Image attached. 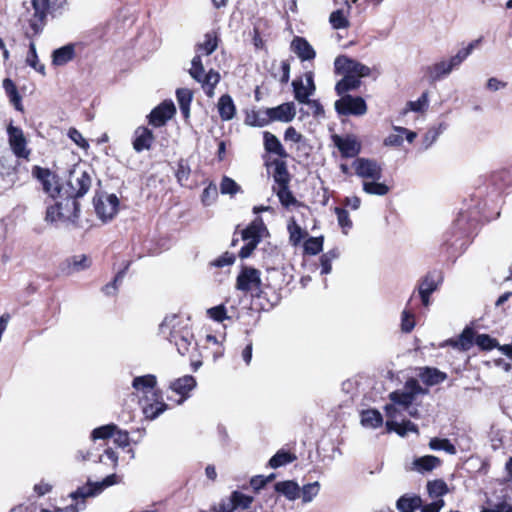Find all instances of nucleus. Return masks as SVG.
Masks as SVG:
<instances>
[{"instance_id": "obj_1", "label": "nucleus", "mask_w": 512, "mask_h": 512, "mask_svg": "<svg viewBox=\"0 0 512 512\" xmlns=\"http://www.w3.org/2000/svg\"><path fill=\"white\" fill-rule=\"evenodd\" d=\"M189 322L188 317L171 314L167 315L159 325V334L173 344L182 356L197 348Z\"/></svg>"}, {"instance_id": "obj_2", "label": "nucleus", "mask_w": 512, "mask_h": 512, "mask_svg": "<svg viewBox=\"0 0 512 512\" xmlns=\"http://www.w3.org/2000/svg\"><path fill=\"white\" fill-rule=\"evenodd\" d=\"M67 0H31L33 14L25 19L32 31V35L40 34L46 24L48 15L56 17L61 15Z\"/></svg>"}, {"instance_id": "obj_3", "label": "nucleus", "mask_w": 512, "mask_h": 512, "mask_svg": "<svg viewBox=\"0 0 512 512\" xmlns=\"http://www.w3.org/2000/svg\"><path fill=\"white\" fill-rule=\"evenodd\" d=\"M117 483V475L111 474L105 477L101 482L88 481L87 484L79 487L77 490L70 494L74 503L62 509H57L56 512H79L85 508V499L100 494L105 488L110 487Z\"/></svg>"}, {"instance_id": "obj_4", "label": "nucleus", "mask_w": 512, "mask_h": 512, "mask_svg": "<svg viewBox=\"0 0 512 512\" xmlns=\"http://www.w3.org/2000/svg\"><path fill=\"white\" fill-rule=\"evenodd\" d=\"M91 183L92 179L87 171L74 168L69 172L66 184L63 185V196L81 198L89 191Z\"/></svg>"}, {"instance_id": "obj_5", "label": "nucleus", "mask_w": 512, "mask_h": 512, "mask_svg": "<svg viewBox=\"0 0 512 512\" xmlns=\"http://www.w3.org/2000/svg\"><path fill=\"white\" fill-rule=\"evenodd\" d=\"M196 385V379L191 375H185L171 381L169 384V391L177 397L167 394V400L172 401L176 405L183 404L190 397V392L196 387Z\"/></svg>"}, {"instance_id": "obj_6", "label": "nucleus", "mask_w": 512, "mask_h": 512, "mask_svg": "<svg viewBox=\"0 0 512 512\" xmlns=\"http://www.w3.org/2000/svg\"><path fill=\"white\" fill-rule=\"evenodd\" d=\"M32 175L42 184L43 190L51 198L63 197V185L58 182V177L47 168L34 166Z\"/></svg>"}, {"instance_id": "obj_7", "label": "nucleus", "mask_w": 512, "mask_h": 512, "mask_svg": "<svg viewBox=\"0 0 512 512\" xmlns=\"http://www.w3.org/2000/svg\"><path fill=\"white\" fill-rule=\"evenodd\" d=\"M421 393H424L423 388L416 379L411 378L405 383L403 390L390 393L389 398L392 402L398 404L402 410H406L411 406L416 395Z\"/></svg>"}, {"instance_id": "obj_8", "label": "nucleus", "mask_w": 512, "mask_h": 512, "mask_svg": "<svg viewBox=\"0 0 512 512\" xmlns=\"http://www.w3.org/2000/svg\"><path fill=\"white\" fill-rule=\"evenodd\" d=\"M335 110L340 115L362 116L367 112V104L360 96L343 95L335 102Z\"/></svg>"}, {"instance_id": "obj_9", "label": "nucleus", "mask_w": 512, "mask_h": 512, "mask_svg": "<svg viewBox=\"0 0 512 512\" xmlns=\"http://www.w3.org/2000/svg\"><path fill=\"white\" fill-rule=\"evenodd\" d=\"M334 67L336 73L351 74L355 77H358L359 79L363 77H368L371 74L370 67L345 55L338 56L335 59Z\"/></svg>"}, {"instance_id": "obj_10", "label": "nucleus", "mask_w": 512, "mask_h": 512, "mask_svg": "<svg viewBox=\"0 0 512 512\" xmlns=\"http://www.w3.org/2000/svg\"><path fill=\"white\" fill-rule=\"evenodd\" d=\"M352 167L355 170V174L364 179V181H368V179L380 180L382 178V167L374 159L357 158L352 163Z\"/></svg>"}, {"instance_id": "obj_11", "label": "nucleus", "mask_w": 512, "mask_h": 512, "mask_svg": "<svg viewBox=\"0 0 512 512\" xmlns=\"http://www.w3.org/2000/svg\"><path fill=\"white\" fill-rule=\"evenodd\" d=\"M261 279L259 270L245 267L237 277L236 288L243 292L258 294L260 292Z\"/></svg>"}, {"instance_id": "obj_12", "label": "nucleus", "mask_w": 512, "mask_h": 512, "mask_svg": "<svg viewBox=\"0 0 512 512\" xmlns=\"http://www.w3.org/2000/svg\"><path fill=\"white\" fill-rule=\"evenodd\" d=\"M7 133L9 137V145L13 154L17 158L28 159L30 150L27 149V141L24 137L22 129L10 125L7 129Z\"/></svg>"}, {"instance_id": "obj_13", "label": "nucleus", "mask_w": 512, "mask_h": 512, "mask_svg": "<svg viewBox=\"0 0 512 512\" xmlns=\"http://www.w3.org/2000/svg\"><path fill=\"white\" fill-rule=\"evenodd\" d=\"M95 211L103 221L111 220L117 213L119 200L116 195L110 194L94 201Z\"/></svg>"}, {"instance_id": "obj_14", "label": "nucleus", "mask_w": 512, "mask_h": 512, "mask_svg": "<svg viewBox=\"0 0 512 512\" xmlns=\"http://www.w3.org/2000/svg\"><path fill=\"white\" fill-rule=\"evenodd\" d=\"M332 140L344 158H353L361 151V144L353 135L346 137L334 135L332 136Z\"/></svg>"}, {"instance_id": "obj_15", "label": "nucleus", "mask_w": 512, "mask_h": 512, "mask_svg": "<svg viewBox=\"0 0 512 512\" xmlns=\"http://www.w3.org/2000/svg\"><path fill=\"white\" fill-rule=\"evenodd\" d=\"M176 113L175 105L172 101H164L154 108L148 116L149 124L155 127L163 126Z\"/></svg>"}, {"instance_id": "obj_16", "label": "nucleus", "mask_w": 512, "mask_h": 512, "mask_svg": "<svg viewBox=\"0 0 512 512\" xmlns=\"http://www.w3.org/2000/svg\"><path fill=\"white\" fill-rule=\"evenodd\" d=\"M58 208L62 222H75L79 217L80 205L77 199L70 196L59 197Z\"/></svg>"}, {"instance_id": "obj_17", "label": "nucleus", "mask_w": 512, "mask_h": 512, "mask_svg": "<svg viewBox=\"0 0 512 512\" xmlns=\"http://www.w3.org/2000/svg\"><path fill=\"white\" fill-rule=\"evenodd\" d=\"M154 142V135L152 130L147 127L140 126L134 131L133 136V149L140 153L144 150H149Z\"/></svg>"}, {"instance_id": "obj_18", "label": "nucleus", "mask_w": 512, "mask_h": 512, "mask_svg": "<svg viewBox=\"0 0 512 512\" xmlns=\"http://www.w3.org/2000/svg\"><path fill=\"white\" fill-rule=\"evenodd\" d=\"M453 69L454 68L449 60H442L434 63L433 65L427 66L425 68V75L428 80L433 83L448 76Z\"/></svg>"}, {"instance_id": "obj_19", "label": "nucleus", "mask_w": 512, "mask_h": 512, "mask_svg": "<svg viewBox=\"0 0 512 512\" xmlns=\"http://www.w3.org/2000/svg\"><path fill=\"white\" fill-rule=\"evenodd\" d=\"M272 121L290 122L296 115V108L293 102H286L277 107L269 108Z\"/></svg>"}, {"instance_id": "obj_20", "label": "nucleus", "mask_w": 512, "mask_h": 512, "mask_svg": "<svg viewBox=\"0 0 512 512\" xmlns=\"http://www.w3.org/2000/svg\"><path fill=\"white\" fill-rule=\"evenodd\" d=\"M291 48L302 61L312 60L316 56L313 47L302 37H295L292 40Z\"/></svg>"}, {"instance_id": "obj_21", "label": "nucleus", "mask_w": 512, "mask_h": 512, "mask_svg": "<svg viewBox=\"0 0 512 512\" xmlns=\"http://www.w3.org/2000/svg\"><path fill=\"white\" fill-rule=\"evenodd\" d=\"M267 165L274 167L273 179L277 184L276 187L289 185L290 174L288 172L287 164L285 161L274 159Z\"/></svg>"}, {"instance_id": "obj_22", "label": "nucleus", "mask_w": 512, "mask_h": 512, "mask_svg": "<svg viewBox=\"0 0 512 512\" xmlns=\"http://www.w3.org/2000/svg\"><path fill=\"white\" fill-rule=\"evenodd\" d=\"M265 225L261 218H256L241 232L243 241L255 240L256 243L261 241L262 232L265 231Z\"/></svg>"}, {"instance_id": "obj_23", "label": "nucleus", "mask_w": 512, "mask_h": 512, "mask_svg": "<svg viewBox=\"0 0 512 512\" xmlns=\"http://www.w3.org/2000/svg\"><path fill=\"white\" fill-rule=\"evenodd\" d=\"M75 57V45L67 44L58 49H55L52 53V64L54 66H64L68 62L72 61Z\"/></svg>"}, {"instance_id": "obj_24", "label": "nucleus", "mask_w": 512, "mask_h": 512, "mask_svg": "<svg viewBox=\"0 0 512 512\" xmlns=\"http://www.w3.org/2000/svg\"><path fill=\"white\" fill-rule=\"evenodd\" d=\"M351 11V5L346 2V9H337L333 11L329 16V23L333 29H345L350 26L348 15Z\"/></svg>"}, {"instance_id": "obj_25", "label": "nucleus", "mask_w": 512, "mask_h": 512, "mask_svg": "<svg viewBox=\"0 0 512 512\" xmlns=\"http://www.w3.org/2000/svg\"><path fill=\"white\" fill-rule=\"evenodd\" d=\"M343 78L336 83L335 91L341 97L348 95L347 92L358 89L361 86V80L347 73H339Z\"/></svg>"}, {"instance_id": "obj_26", "label": "nucleus", "mask_w": 512, "mask_h": 512, "mask_svg": "<svg viewBox=\"0 0 512 512\" xmlns=\"http://www.w3.org/2000/svg\"><path fill=\"white\" fill-rule=\"evenodd\" d=\"M423 383L428 386H434L442 383L447 378V374L437 368L424 367L418 374Z\"/></svg>"}, {"instance_id": "obj_27", "label": "nucleus", "mask_w": 512, "mask_h": 512, "mask_svg": "<svg viewBox=\"0 0 512 512\" xmlns=\"http://www.w3.org/2000/svg\"><path fill=\"white\" fill-rule=\"evenodd\" d=\"M263 137L264 148L268 153L275 154L280 158H287L289 156L280 140L274 134L265 131Z\"/></svg>"}, {"instance_id": "obj_28", "label": "nucleus", "mask_w": 512, "mask_h": 512, "mask_svg": "<svg viewBox=\"0 0 512 512\" xmlns=\"http://www.w3.org/2000/svg\"><path fill=\"white\" fill-rule=\"evenodd\" d=\"M412 469L419 473L430 472L441 465V460L433 455H425L414 459Z\"/></svg>"}, {"instance_id": "obj_29", "label": "nucleus", "mask_w": 512, "mask_h": 512, "mask_svg": "<svg viewBox=\"0 0 512 512\" xmlns=\"http://www.w3.org/2000/svg\"><path fill=\"white\" fill-rule=\"evenodd\" d=\"M276 492L284 495L288 500L294 501L300 498V486L292 480L277 482L274 485Z\"/></svg>"}, {"instance_id": "obj_30", "label": "nucleus", "mask_w": 512, "mask_h": 512, "mask_svg": "<svg viewBox=\"0 0 512 512\" xmlns=\"http://www.w3.org/2000/svg\"><path fill=\"white\" fill-rule=\"evenodd\" d=\"M386 428L389 432H396L401 437L406 436L409 432L418 433L417 425L410 420H402L401 422L387 420Z\"/></svg>"}, {"instance_id": "obj_31", "label": "nucleus", "mask_w": 512, "mask_h": 512, "mask_svg": "<svg viewBox=\"0 0 512 512\" xmlns=\"http://www.w3.org/2000/svg\"><path fill=\"white\" fill-rule=\"evenodd\" d=\"M218 112L223 121H229L236 114V107L230 95L225 94L219 98Z\"/></svg>"}, {"instance_id": "obj_32", "label": "nucleus", "mask_w": 512, "mask_h": 512, "mask_svg": "<svg viewBox=\"0 0 512 512\" xmlns=\"http://www.w3.org/2000/svg\"><path fill=\"white\" fill-rule=\"evenodd\" d=\"M153 396L155 397L154 401L145 403L142 407L145 417L150 420L156 419L168 408V405L163 400H159V396L156 393H153Z\"/></svg>"}, {"instance_id": "obj_33", "label": "nucleus", "mask_w": 512, "mask_h": 512, "mask_svg": "<svg viewBox=\"0 0 512 512\" xmlns=\"http://www.w3.org/2000/svg\"><path fill=\"white\" fill-rule=\"evenodd\" d=\"M474 332L471 328L466 327L457 339H450L447 343L459 350L467 351L473 346Z\"/></svg>"}, {"instance_id": "obj_34", "label": "nucleus", "mask_w": 512, "mask_h": 512, "mask_svg": "<svg viewBox=\"0 0 512 512\" xmlns=\"http://www.w3.org/2000/svg\"><path fill=\"white\" fill-rule=\"evenodd\" d=\"M176 98L179 109L185 119L190 116V105L193 99V93L188 88H178L176 90Z\"/></svg>"}, {"instance_id": "obj_35", "label": "nucleus", "mask_w": 512, "mask_h": 512, "mask_svg": "<svg viewBox=\"0 0 512 512\" xmlns=\"http://www.w3.org/2000/svg\"><path fill=\"white\" fill-rule=\"evenodd\" d=\"M3 89L9 98L10 103L15 107V109L18 111H23L22 98L15 83L10 78L3 80Z\"/></svg>"}, {"instance_id": "obj_36", "label": "nucleus", "mask_w": 512, "mask_h": 512, "mask_svg": "<svg viewBox=\"0 0 512 512\" xmlns=\"http://www.w3.org/2000/svg\"><path fill=\"white\" fill-rule=\"evenodd\" d=\"M18 165L17 160H13L10 155L6 156L3 155L0 157V177L2 178H9V183H14L13 176L16 173V167Z\"/></svg>"}, {"instance_id": "obj_37", "label": "nucleus", "mask_w": 512, "mask_h": 512, "mask_svg": "<svg viewBox=\"0 0 512 512\" xmlns=\"http://www.w3.org/2000/svg\"><path fill=\"white\" fill-rule=\"evenodd\" d=\"M156 383V376L147 374L144 376L135 377L132 381V387L138 391H142L143 393H149L153 391Z\"/></svg>"}, {"instance_id": "obj_38", "label": "nucleus", "mask_w": 512, "mask_h": 512, "mask_svg": "<svg viewBox=\"0 0 512 512\" xmlns=\"http://www.w3.org/2000/svg\"><path fill=\"white\" fill-rule=\"evenodd\" d=\"M439 279L436 272H429L418 283V292L432 294L437 290Z\"/></svg>"}, {"instance_id": "obj_39", "label": "nucleus", "mask_w": 512, "mask_h": 512, "mask_svg": "<svg viewBox=\"0 0 512 512\" xmlns=\"http://www.w3.org/2000/svg\"><path fill=\"white\" fill-rule=\"evenodd\" d=\"M361 423L364 427L377 428L383 423L382 415L375 409L365 410L361 414Z\"/></svg>"}, {"instance_id": "obj_40", "label": "nucleus", "mask_w": 512, "mask_h": 512, "mask_svg": "<svg viewBox=\"0 0 512 512\" xmlns=\"http://www.w3.org/2000/svg\"><path fill=\"white\" fill-rule=\"evenodd\" d=\"M422 500L418 496H402L397 500L396 507L401 512H413L421 508Z\"/></svg>"}, {"instance_id": "obj_41", "label": "nucleus", "mask_w": 512, "mask_h": 512, "mask_svg": "<svg viewBox=\"0 0 512 512\" xmlns=\"http://www.w3.org/2000/svg\"><path fill=\"white\" fill-rule=\"evenodd\" d=\"M248 123L255 127H265L269 123L273 122L269 113V108L259 109L253 112L251 116H248Z\"/></svg>"}, {"instance_id": "obj_42", "label": "nucleus", "mask_w": 512, "mask_h": 512, "mask_svg": "<svg viewBox=\"0 0 512 512\" xmlns=\"http://www.w3.org/2000/svg\"><path fill=\"white\" fill-rule=\"evenodd\" d=\"M363 191L369 195L384 196L389 193L390 188L379 180L363 181Z\"/></svg>"}, {"instance_id": "obj_43", "label": "nucleus", "mask_w": 512, "mask_h": 512, "mask_svg": "<svg viewBox=\"0 0 512 512\" xmlns=\"http://www.w3.org/2000/svg\"><path fill=\"white\" fill-rule=\"evenodd\" d=\"M273 191L276 193V195L279 198L280 203L284 207L289 208L290 206H293L297 203L296 198L294 197L293 193L289 189V185L280 186V187L273 186Z\"/></svg>"}, {"instance_id": "obj_44", "label": "nucleus", "mask_w": 512, "mask_h": 512, "mask_svg": "<svg viewBox=\"0 0 512 512\" xmlns=\"http://www.w3.org/2000/svg\"><path fill=\"white\" fill-rule=\"evenodd\" d=\"M220 81V75L218 72L213 69L209 70V72L205 73L201 80L202 88L205 90L208 96L213 95L214 88Z\"/></svg>"}, {"instance_id": "obj_45", "label": "nucleus", "mask_w": 512, "mask_h": 512, "mask_svg": "<svg viewBox=\"0 0 512 512\" xmlns=\"http://www.w3.org/2000/svg\"><path fill=\"white\" fill-rule=\"evenodd\" d=\"M429 448L435 451L443 450L450 455L457 453L456 447L446 438H432L429 442Z\"/></svg>"}, {"instance_id": "obj_46", "label": "nucleus", "mask_w": 512, "mask_h": 512, "mask_svg": "<svg viewBox=\"0 0 512 512\" xmlns=\"http://www.w3.org/2000/svg\"><path fill=\"white\" fill-rule=\"evenodd\" d=\"M320 484L318 481L308 483L300 488V498L303 504H307L313 501V499L319 494Z\"/></svg>"}, {"instance_id": "obj_47", "label": "nucleus", "mask_w": 512, "mask_h": 512, "mask_svg": "<svg viewBox=\"0 0 512 512\" xmlns=\"http://www.w3.org/2000/svg\"><path fill=\"white\" fill-rule=\"evenodd\" d=\"M220 192L223 195L235 196L237 193L242 192L241 186L237 184L232 178L223 176L220 182Z\"/></svg>"}, {"instance_id": "obj_48", "label": "nucleus", "mask_w": 512, "mask_h": 512, "mask_svg": "<svg viewBox=\"0 0 512 512\" xmlns=\"http://www.w3.org/2000/svg\"><path fill=\"white\" fill-rule=\"evenodd\" d=\"M296 459V457L289 452H286L284 450H279L270 460H269V466L271 468H278L283 465L289 464L293 462Z\"/></svg>"}, {"instance_id": "obj_49", "label": "nucleus", "mask_w": 512, "mask_h": 512, "mask_svg": "<svg viewBox=\"0 0 512 512\" xmlns=\"http://www.w3.org/2000/svg\"><path fill=\"white\" fill-rule=\"evenodd\" d=\"M292 86H293L294 97L299 103L304 104L306 101H308L309 97L312 94L308 90V87H306L304 85L302 79H295L292 82Z\"/></svg>"}, {"instance_id": "obj_50", "label": "nucleus", "mask_w": 512, "mask_h": 512, "mask_svg": "<svg viewBox=\"0 0 512 512\" xmlns=\"http://www.w3.org/2000/svg\"><path fill=\"white\" fill-rule=\"evenodd\" d=\"M479 40L471 42L467 47L459 50L456 55L452 56L449 61L453 68H457L474 50Z\"/></svg>"}, {"instance_id": "obj_51", "label": "nucleus", "mask_w": 512, "mask_h": 512, "mask_svg": "<svg viewBox=\"0 0 512 512\" xmlns=\"http://www.w3.org/2000/svg\"><path fill=\"white\" fill-rule=\"evenodd\" d=\"M427 490L431 497L439 498L448 492V486L443 480L437 479L428 482Z\"/></svg>"}, {"instance_id": "obj_52", "label": "nucleus", "mask_w": 512, "mask_h": 512, "mask_svg": "<svg viewBox=\"0 0 512 512\" xmlns=\"http://www.w3.org/2000/svg\"><path fill=\"white\" fill-rule=\"evenodd\" d=\"M191 169L188 164V161L185 159H180L177 164V171L175 176L177 178L178 183L181 186H185L189 177H190Z\"/></svg>"}, {"instance_id": "obj_53", "label": "nucleus", "mask_w": 512, "mask_h": 512, "mask_svg": "<svg viewBox=\"0 0 512 512\" xmlns=\"http://www.w3.org/2000/svg\"><path fill=\"white\" fill-rule=\"evenodd\" d=\"M26 63L36 71L40 72L41 74H45V66L39 63L36 52V46L33 42L29 44V51L27 54Z\"/></svg>"}, {"instance_id": "obj_54", "label": "nucleus", "mask_w": 512, "mask_h": 512, "mask_svg": "<svg viewBox=\"0 0 512 512\" xmlns=\"http://www.w3.org/2000/svg\"><path fill=\"white\" fill-rule=\"evenodd\" d=\"M117 430V426L115 424H108L104 426H100L95 428L91 432V439L93 441L98 439H108L114 435V432Z\"/></svg>"}, {"instance_id": "obj_55", "label": "nucleus", "mask_w": 512, "mask_h": 512, "mask_svg": "<svg viewBox=\"0 0 512 512\" xmlns=\"http://www.w3.org/2000/svg\"><path fill=\"white\" fill-rule=\"evenodd\" d=\"M128 265H129V264H127V265H126V267H125L123 270L119 271V272L115 275V277H114V279H113V281H112V282H110V283L106 284V285L102 288V291H103V293H104L105 295H107V296H113V295H115V294L117 293V291H118V285L122 282V280H123V278H124V276H125L126 270H127V268H128Z\"/></svg>"}, {"instance_id": "obj_56", "label": "nucleus", "mask_w": 512, "mask_h": 512, "mask_svg": "<svg viewBox=\"0 0 512 512\" xmlns=\"http://www.w3.org/2000/svg\"><path fill=\"white\" fill-rule=\"evenodd\" d=\"M190 76L197 82H201L205 75V70L202 64L200 55H195L191 61V68L189 69Z\"/></svg>"}, {"instance_id": "obj_57", "label": "nucleus", "mask_w": 512, "mask_h": 512, "mask_svg": "<svg viewBox=\"0 0 512 512\" xmlns=\"http://www.w3.org/2000/svg\"><path fill=\"white\" fill-rule=\"evenodd\" d=\"M323 248V237H310L304 243V251L310 255H316Z\"/></svg>"}, {"instance_id": "obj_58", "label": "nucleus", "mask_w": 512, "mask_h": 512, "mask_svg": "<svg viewBox=\"0 0 512 512\" xmlns=\"http://www.w3.org/2000/svg\"><path fill=\"white\" fill-rule=\"evenodd\" d=\"M232 500L235 504V509L242 508L247 509L253 502V497L245 495L239 491H233L231 493Z\"/></svg>"}, {"instance_id": "obj_59", "label": "nucleus", "mask_w": 512, "mask_h": 512, "mask_svg": "<svg viewBox=\"0 0 512 512\" xmlns=\"http://www.w3.org/2000/svg\"><path fill=\"white\" fill-rule=\"evenodd\" d=\"M218 46V39L216 35L212 33H207L205 35V40L202 44L199 45V50L205 52L206 55L212 54Z\"/></svg>"}, {"instance_id": "obj_60", "label": "nucleus", "mask_w": 512, "mask_h": 512, "mask_svg": "<svg viewBox=\"0 0 512 512\" xmlns=\"http://www.w3.org/2000/svg\"><path fill=\"white\" fill-rule=\"evenodd\" d=\"M218 196L217 186L213 183H210L202 193V202L204 205H211Z\"/></svg>"}, {"instance_id": "obj_61", "label": "nucleus", "mask_w": 512, "mask_h": 512, "mask_svg": "<svg viewBox=\"0 0 512 512\" xmlns=\"http://www.w3.org/2000/svg\"><path fill=\"white\" fill-rule=\"evenodd\" d=\"M415 326L414 314L405 309L401 314V329L403 332L409 333Z\"/></svg>"}, {"instance_id": "obj_62", "label": "nucleus", "mask_w": 512, "mask_h": 512, "mask_svg": "<svg viewBox=\"0 0 512 512\" xmlns=\"http://www.w3.org/2000/svg\"><path fill=\"white\" fill-rule=\"evenodd\" d=\"M408 109L414 112H422L428 107V93L424 92L416 101L407 103Z\"/></svg>"}, {"instance_id": "obj_63", "label": "nucleus", "mask_w": 512, "mask_h": 512, "mask_svg": "<svg viewBox=\"0 0 512 512\" xmlns=\"http://www.w3.org/2000/svg\"><path fill=\"white\" fill-rule=\"evenodd\" d=\"M476 345L483 350H492L496 347L497 342L487 334H479L475 338Z\"/></svg>"}, {"instance_id": "obj_64", "label": "nucleus", "mask_w": 512, "mask_h": 512, "mask_svg": "<svg viewBox=\"0 0 512 512\" xmlns=\"http://www.w3.org/2000/svg\"><path fill=\"white\" fill-rule=\"evenodd\" d=\"M235 504L232 500L231 495L226 498H222L219 503L213 506L214 512H234Z\"/></svg>"}]
</instances>
